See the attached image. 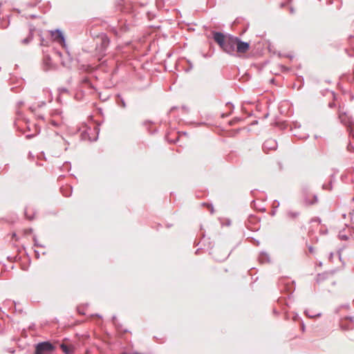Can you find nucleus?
Instances as JSON below:
<instances>
[{
    "label": "nucleus",
    "instance_id": "obj_1",
    "mask_svg": "<svg viewBox=\"0 0 354 354\" xmlns=\"http://www.w3.org/2000/svg\"><path fill=\"white\" fill-rule=\"evenodd\" d=\"M81 138L84 140L95 141L100 132V127L98 124H94L93 127H88L84 124L80 129Z\"/></svg>",
    "mask_w": 354,
    "mask_h": 354
},
{
    "label": "nucleus",
    "instance_id": "obj_2",
    "mask_svg": "<svg viewBox=\"0 0 354 354\" xmlns=\"http://www.w3.org/2000/svg\"><path fill=\"white\" fill-rule=\"evenodd\" d=\"M55 350L54 345L48 342H42L35 346V354H50Z\"/></svg>",
    "mask_w": 354,
    "mask_h": 354
},
{
    "label": "nucleus",
    "instance_id": "obj_3",
    "mask_svg": "<svg viewBox=\"0 0 354 354\" xmlns=\"http://www.w3.org/2000/svg\"><path fill=\"white\" fill-rule=\"evenodd\" d=\"M236 37L229 35L221 49L227 54L234 55Z\"/></svg>",
    "mask_w": 354,
    "mask_h": 354
},
{
    "label": "nucleus",
    "instance_id": "obj_4",
    "mask_svg": "<svg viewBox=\"0 0 354 354\" xmlns=\"http://www.w3.org/2000/svg\"><path fill=\"white\" fill-rule=\"evenodd\" d=\"M50 34L52 39L61 45L64 48H66L65 37L63 32L59 29L55 30H50Z\"/></svg>",
    "mask_w": 354,
    "mask_h": 354
},
{
    "label": "nucleus",
    "instance_id": "obj_5",
    "mask_svg": "<svg viewBox=\"0 0 354 354\" xmlns=\"http://www.w3.org/2000/svg\"><path fill=\"white\" fill-rule=\"evenodd\" d=\"M236 52L239 53H244L247 52L250 48V44L245 41H241L239 37H236Z\"/></svg>",
    "mask_w": 354,
    "mask_h": 354
},
{
    "label": "nucleus",
    "instance_id": "obj_6",
    "mask_svg": "<svg viewBox=\"0 0 354 354\" xmlns=\"http://www.w3.org/2000/svg\"><path fill=\"white\" fill-rule=\"evenodd\" d=\"M339 119L340 122L345 126L350 127L353 124V118L348 115L347 113L339 110Z\"/></svg>",
    "mask_w": 354,
    "mask_h": 354
},
{
    "label": "nucleus",
    "instance_id": "obj_7",
    "mask_svg": "<svg viewBox=\"0 0 354 354\" xmlns=\"http://www.w3.org/2000/svg\"><path fill=\"white\" fill-rule=\"evenodd\" d=\"M213 39L221 48L227 40V37H225L223 33L216 31L213 32Z\"/></svg>",
    "mask_w": 354,
    "mask_h": 354
},
{
    "label": "nucleus",
    "instance_id": "obj_8",
    "mask_svg": "<svg viewBox=\"0 0 354 354\" xmlns=\"http://www.w3.org/2000/svg\"><path fill=\"white\" fill-rule=\"evenodd\" d=\"M263 150L268 152L269 150H275L277 147V142L273 139H268L263 144Z\"/></svg>",
    "mask_w": 354,
    "mask_h": 354
},
{
    "label": "nucleus",
    "instance_id": "obj_9",
    "mask_svg": "<svg viewBox=\"0 0 354 354\" xmlns=\"http://www.w3.org/2000/svg\"><path fill=\"white\" fill-rule=\"evenodd\" d=\"M101 43H100V47L97 46V49L99 48V50L100 52L104 51L106 48L108 47L110 40L109 38L104 34L102 35L100 37Z\"/></svg>",
    "mask_w": 354,
    "mask_h": 354
},
{
    "label": "nucleus",
    "instance_id": "obj_10",
    "mask_svg": "<svg viewBox=\"0 0 354 354\" xmlns=\"http://www.w3.org/2000/svg\"><path fill=\"white\" fill-rule=\"evenodd\" d=\"M60 348L65 354H73L74 353V346L71 344H66L65 342H62L60 345Z\"/></svg>",
    "mask_w": 354,
    "mask_h": 354
},
{
    "label": "nucleus",
    "instance_id": "obj_11",
    "mask_svg": "<svg viewBox=\"0 0 354 354\" xmlns=\"http://www.w3.org/2000/svg\"><path fill=\"white\" fill-rule=\"evenodd\" d=\"M353 322V317H346L344 320H342L340 323V326L344 330L349 329L351 326V323Z\"/></svg>",
    "mask_w": 354,
    "mask_h": 354
},
{
    "label": "nucleus",
    "instance_id": "obj_12",
    "mask_svg": "<svg viewBox=\"0 0 354 354\" xmlns=\"http://www.w3.org/2000/svg\"><path fill=\"white\" fill-rule=\"evenodd\" d=\"M61 192L65 197H69L72 194L73 188L70 185L63 186L60 188Z\"/></svg>",
    "mask_w": 354,
    "mask_h": 354
},
{
    "label": "nucleus",
    "instance_id": "obj_13",
    "mask_svg": "<svg viewBox=\"0 0 354 354\" xmlns=\"http://www.w3.org/2000/svg\"><path fill=\"white\" fill-rule=\"evenodd\" d=\"M35 30V27L34 26H30V28H29V34L28 35L27 37H26L25 39H24L22 40V43L24 44H28L32 39V37H33V31Z\"/></svg>",
    "mask_w": 354,
    "mask_h": 354
},
{
    "label": "nucleus",
    "instance_id": "obj_14",
    "mask_svg": "<svg viewBox=\"0 0 354 354\" xmlns=\"http://www.w3.org/2000/svg\"><path fill=\"white\" fill-rule=\"evenodd\" d=\"M259 261L261 263H268L270 261V257L266 252H261L259 256Z\"/></svg>",
    "mask_w": 354,
    "mask_h": 354
},
{
    "label": "nucleus",
    "instance_id": "obj_15",
    "mask_svg": "<svg viewBox=\"0 0 354 354\" xmlns=\"http://www.w3.org/2000/svg\"><path fill=\"white\" fill-rule=\"evenodd\" d=\"M44 70L48 71L51 66V58L49 55H45L44 57Z\"/></svg>",
    "mask_w": 354,
    "mask_h": 354
},
{
    "label": "nucleus",
    "instance_id": "obj_16",
    "mask_svg": "<svg viewBox=\"0 0 354 354\" xmlns=\"http://www.w3.org/2000/svg\"><path fill=\"white\" fill-rule=\"evenodd\" d=\"M115 101H116L117 104L122 108L126 107V103L124 102V100L123 99V97H122V95L120 94H119V93L116 94Z\"/></svg>",
    "mask_w": 354,
    "mask_h": 354
},
{
    "label": "nucleus",
    "instance_id": "obj_17",
    "mask_svg": "<svg viewBox=\"0 0 354 354\" xmlns=\"http://www.w3.org/2000/svg\"><path fill=\"white\" fill-rule=\"evenodd\" d=\"M299 215V212H292V211H288L287 212V216L288 218L294 219L297 218Z\"/></svg>",
    "mask_w": 354,
    "mask_h": 354
},
{
    "label": "nucleus",
    "instance_id": "obj_18",
    "mask_svg": "<svg viewBox=\"0 0 354 354\" xmlns=\"http://www.w3.org/2000/svg\"><path fill=\"white\" fill-rule=\"evenodd\" d=\"M229 256V254H227V252H225L224 254V255L221 257H218L216 256V254H215V251L214 252V258L218 261H224L225 259H226L227 258V257Z\"/></svg>",
    "mask_w": 354,
    "mask_h": 354
},
{
    "label": "nucleus",
    "instance_id": "obj_19",
    "mask_svg": "<svg viewBox=\"0 0 354 354\" xmlns=\"http://www.w3.org/2000/svg\"><path fill=\"white\" fill-rule=\"evenodd\" d=\"M317 201H318V199H317V195L313 196V199L312 201H310L307 197L305 198L306 203L308 205H313V204L316 203L317 202Z\"/></svg>",
    "mask_w": 354,
    "mask_h": 354
},
{
    "label": "nucleus",
    "instance_id": "obj_20",
    "mask_svg": "<svg viewBox=\"0 0 354 354\" xmlns=\"http://www.w3.org/2000/svg\"><path fill=\"white\" fill-rule=\"evenodd\" d=\"M304 313H305V315H306L308 317H310V318H313V317H319L322 315L321 313H317V314H314V315H310V314L308 313V310H306L304 311Z\"/></svg>",
    "mask_w": 354,
    "mask_h": 354
},
{
    "label": "nucleus",
    "instance_id": "obj_21",
    "mask_svg": "<svg viewBox=\"0 0 354 354\" xmlns=\"http://www.w3.org/2000/svg\"><path fill=\"white\" fill-rule=\"evenodd\" d=\"M322 188H323L324 189L331 190V189H332V185H331V183H330L328 185L324 184V185H322Z\"/></svg>",
    "mask_w": 354,
    "mask_h": 354
},
{
    "label": "nucleus",
    "instance_id": "obj_22",
    "mask_svg": "<svg viewBox=\"0 0 354 354\" xmlns=\"http://www.w3.org/2000/svg\"><path fill=\"white\" fill-rule=\"evenodd\" d=\"M40 45L41 46H48V41L41 37L40 39Z\"/></svg>",
    "mask_w": 354,
    "mask_h": 354
},
{
    "label": "nucleus",
    "instance_id": "obj_23",
    "mask_svg": "<svg viewBox=\"0 0 354 354\" xmlns=\"http://www.w3.org/2000/svg\"><path fill=\"white\" fill-rule=\"evenodd\" d=\"M50 124L55 127H57L59 125V123L54 120H52L50 121Z\"/></svg>",
    "mask_w": 354,
    "mask_h": 354
},
{
    "label": "nucleus",
    "instance_id": "obj_24",
    "mask_svg": "<svg viewBox=\"0 0 354 354\" xmlns=\"http://www.w3.org/2000/svg\"><path fill=\"white\" fill-rule=\"evenodd\" d=\"M63 167L66 170H69L71 169V165L69 162H66L64 164Z\"/></svg>",
    "mask_w": 354,
    "mask_h": 354
},
{
    "label": "nucleus",
    "instance_id": "obj_25",
    "mask_svg": "<svg viewBox=\"0 0 354 354\" xmlns=\"http://www.w3.org/2000/svg\"><path fill=\"white\" fill-rule=\"evenodd\" d=\"M56 136L58 137L59 140L62 141L64 144H68L67 141L62 136H59L57 133H56Z\"/></svg>",
    "mask_w": 354,
    "mask_h": 354
},
{
    "label": "nucleus",
    "instance_id": "obj_26",
    "mask_svg": "<svg viewBox=\"0 0 354 354\" xmlns=\"http://www.w3.org/2000/svg\"><path fill=\"white\" fill-rule=\"evenodd\" d=\"M61 114V111L59 110H54L52 113V115H58Z\"/></svg>",
    "mask_w": 354,
    "mask_h": 354
},
{
    "label": "nucleus",
    "instance_id": "obj_27",
    "mask_svg": "<svg viewBox=\"0 0 354 354\" xmlns=\"http://www.w3.org/2000/svg\"><path fill=\"white\" fill-rule=\"evenodd\" d=\"M59 93H67L68 89L66 88H59Z\"/></svg>",
    "mask_w": 354,
    "mask_h": 354
},
{
    "label": "nucleus",
    "instance_id": "obj_28",
    "mask_svg": "<svg viewBox=\"0 0 354 354\" xmlns=\"http://www.w3.org/2000/svg\"><path fill=\"white\" fill-rule=\"evenodd\" d=\"M339 237L342 240H347L348 239V236L346 235H344V234H339Z\"/></svg>",
    "mask_w": 354,
    "mask_h": 354
},
{
    "label": "nucleus",
    "instance_id": "obj_29",
    "mask_svg": "<svg viewBox=\"0 0 354 354\" xmlns=\"http://www.w3.org/2000/svg\"><path fill=\"white\" fill-rule=\"evenodd\" d=\"M25 215H26V217L28 220L31 221V220H32V219H33V216H29L28 215V213H27V210H26V211H25Z\"/></svg>",
    "mask_w": 354,
    "mask_h": 354
},
{
    "label": "nucleus",
    "instance_id": "obj_30",
    "mask_svg": "<svg viewBox=\"0 0 354 354\" xmlns=\"http://www.w3.org/2000/svg\"><path fill=\"white\" fill-rule=\"evenodd\" d=\"M33 241H34V243H35V246H40V247H42V245H40L37 243V238L36 236H34L33 237Z\"/></svg>",
    "mask_w": 354,
    "mask_h": 354
},
{
    "label": "nucleus",
    "instance_id": "obj_31",
    "mask_svg": "<svg viewBox=\"0 0 354 354\" xmlns=\"http://www.w3.org/2000/svg\"><path fill=\"white\" fill-rule=\"evenodd\" d=\"M273 206H274V207H278L279 206V201H274L273 202Z\"/></svg>",
    "mask_w": 354,
    "mask_h": 354
},
{
    "label": "nucleus",
    "instance_id": "obj_32",
    "mask_svg": "<svg viewBox=\"0 0 354 354\" xmlns=\"http://www.w3.org/2000/svg\"><path fill=\"white\" fill-rule=\"evenodd\" d=\"M32 232V230L31 228H30V229H28V230H25V233H26V234H30Z\"/></svg>",
    "mask_w": 354,
    "mask_h": 354
},
{
    "label": "nucleus",
    "instance_id": "obj_33",
    "mask_svg": "<svg viewBox=\"0 0 354 354\" xmlns=\"http://www.w3.org/2000/svg\"><path fill=\"white\" fill-rule=\"evenodd\" d=\"M33 136H34L33 134H28V135L26 136V138L27 139H30V138H33Z\"/></svg>",
    "mask_w": 354,
    "mask_h": 354
},
{
    "label": "nucleus",
    "instance_id": "obj_34",
    "mask_svg": "<svg viewBox=\"0 0 354 354\" xmlns=\"http://www.w3.org/2000/svg\"><path fill=\"white\" fill-rule=\"evenodd\" d=\"M209 208V210H210V212L211 214H212L214 212V208H213V206L212 205H208Z\"/></svg>",
    "mask_w": 354,
    "mask_h": 354
},
{
    "label": "nucleus",
    "instance_id": "obj_35",
    "mask_svg": "<svg viewBox=\"0 0 354 354\" xmlns=\"http://www.w3.org/2000/svg\"><path fill=\"white\" fill-rule=\"evenodd\" d=\"M301 330L303 331H304V330H305V325H304V324L303 322L301 323Z\"/></svg>",
    "mask_w": 354,
    "mask_h": 354
},
{
    "label": "nucleus",
    "instance_id": "obj_36",
    "mask_svg": "<svg viewBox=\"0 0 354 354\" xmlns=\"http://www.w3.org/2000/svg\"><path fill=\"white\" fill-rule=\"evenodd\" d=\"M328 106H329V107L333 108L335 106V103L330 102V103H329Z\"/></svg>",
    "mask_w": 354,
    "mask_h": 354
},
{
    "label": "nucleus",
    "instance_id": "obj_37",
    "mask_svg": "<svg viewBox=\"0 0 354 354\" xmlns=\"http://www.w3.org/2000/svg\"><path fill=\"white\" fill-rule=\"evenodd\" d=\"M56 54H57L59 57H62V53H61V52H59V51H58V50H57V51H56Z\"/></svg>",
    "mask_w": 354,
    "mask_h": 354
},
{
    "label": "nucleus",
    "instance_id": "obj_38",
    "mask_svg": "<svg viewBox=\"0 0 354 354\" xmlns=\"http://www.w3.org/2000/svg\"><path fill=\"white\" fill-rule=\"evenodd\" d=\"M112 320H113V324H115L116 317H115V316H113V317H112Z\"/></svg>",
    "mask_w": 354,
    "mask_h": 354
},
{
    "label": "nucleus",
    "instance_id": "obj_39",
    "mask_svg": "<svg viewBox=\"0 0 354 354\" xmlns=\"http://www.w3.org/2000/svg\"><path fill=\"white\" fill-rule=\"evenodd\" d=\"M192 65L190 64V65L189 66V68L187 69L186 71L187 72V71H190L192 69Z\"/></svg>",
    "mask_w": 354,
    "mask_h": 354
},
{
    "label": "nucleus",
    "instance_id": "obj_40",
    "mask_svg": "<svg viewBox=\"0 0 354 354\" xmlns=\"http://www.w3.org/2000/svg\"><path fill=\"white\" fill-rule=\"evenodd\" d=\"M308 249L310 252H313V248L312 246H310Z\"/></svg>",
    "mask_w": 354,
    "mask_h": 354
},
{
    "label": "nucleus",
    "instance_id": "obj_41",
    "mask_svg": "<svg viewBox=\"0 0 354 354\" xmlns=\"http://www.w3.org/2000/svg\"><path fill=\"white\" fill-rule=\"evenodd\" d=\"M45 104H46L45 102H42L41 103V104H39V106H44V105H45Z\"/></svg>",
    "mask_w": 354,
    "mask_h": 354
},
{
    "label": "nucleus",
    "instance_id": "obj_42",
    "mask_svg": "<svg viewBox=\"0 0 354 354\" xmlns=\"http://www.w3.org/2000/svg\"><path fill=\"white\" fill-rule=\"evenodd\" d=\"M290 12H291V13H294V9H293V8H290Z\"/></svg>",
    "mask_w": 354,
    "mask_h": 354
},
{
    "label": "nucleus",
    "instance_id": "obj_43",
    "mask_svg": "<svg viewBox=\"0 0 354 354\" xmlns=\"http://www.w3.org/2000/svg\"><path fill=\"white\" fill-rule=\"evenodd\" d=\"M30 109L31 110V111H34V109L32 106L30 107Z\"/></svg>",
    "mask_w": 354,
    "mask_h": 354
},
{
    "label": "nucleus",
    "instance_id": "obj_44",
    "mask_svg": "<svg viewBox=\"0 0 354 354\" xmlns=\"http://www.w3.org/2000/svg\"><path fill=\"white\" fill-rule=\"evenodd\" d=\"M35 252H36L37 256L39 257V253L37 251H35Z\"/></svg>",
    "mask_w": 354,
    "mask_h": 354
},
{
    "label": "nucleus",
    "instance_id": "obj_45",
    "mask_svg": "<svg viewBox=\"0 0 354 354\" xmlns=\"http://www.w3.org/2000/svg\"><path fill=\"white\" fill-rule=\"evenodd\" d=\"M19 104H23V102H19Z\"/></svg>",
    "mask_w": 354,
    "mask_h": 354
}]
</instances>
